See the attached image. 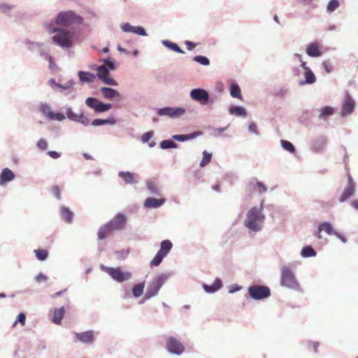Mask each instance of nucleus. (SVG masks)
<instances>
[{
  "instance_id": "35",
  "label": "nucleus",
  "mask_w": 358,
  "mask_h": 358,
  "mask_svg": "<svg viewBox=\"0 0 358 358\" xmlns=\"http://www.w3.org/2000/svg\"><path fill=\"white\" fill-rule=\"evenodd\" d=\"M144 289V283L135 285L132 289L133 294L135 297H139L143 294Z\"/></svg>"
},
{
  "instance_id": "3",
  "label": "nucleus",
  "mask_w": 358,
  "mask_h": 358,
  "mask_svg": "<svg viewBox=\"0 0 358 358\" xmlns=\"http://www.w3.org/2000/svg\"><path fill=\"white\" fill-rule=\"evenodd\" d=\"M264 220V215L262 209L252 208L247 214L245 225L250 230L257 231L262 229V224Z\"/></svg>"
},
{
  "instance_id": "4",
  "label": "nucleus",
  "mask_w": 358,
  "mask_h": 358,
  "mask_svg": "<svg viewBox=\"0 0 358 358\" xmlns=\"http://www.w3.org/2000/svg\"><path fill=\"white\" fill-rule=\"evenodd\" d=\"M167 280L168 275L165 274H159L153 278L147 289L145 298L150 299L151 297L157 295L162 286Z\"/></svg>"
},
{
  "instance_id": "59",
  "label": "nucleus",
  "mask_w": 358,
  "mask_h": 358,
  "mask_svg": "<svg viewBox=\"0 0 358 358\" xmlns=\"http://www.w3.org/2000/svg\"><path fill=\"white\" fill-rule=\"evenodd\" d=\"M47 278H48L45 275H44L42 273H40L36 276V280L37 282H40L42 281H45L47 280Z\"/></svg>"
},
{
  "instance_id": "20",
  "label": "nucleus",
  "mask_w": 358,
  "mask_h": 358,
  "mask_svg": "<svg viewBox=\"0 0 358 358\" xmlns=\"http://www.w3.org/2000/svg\"><path fill=\"white\" fill-rule=\"evenodd\" d=\"M101 92H102L103 97L109 100H112L120 96V94L117 91L110 87H103L101 88Z\"/></svg>"
},
{
  "instance_id": "63",
  "label": "nucleus",
  "mask_w": 358,
  "mask_h": 358,
  "mask_svg": "<svg viewBox=\"0 0 358 358\" xmlns=\"http://www.w3.org/2000/svg\"><path fill=\"white\" fill-rule=\"evenodd\" d=\"M106 63L111 69H115V65H114V63L113 62L106 60Z\"/></svg>"
},
{
  "instance_id": "23",
  "label": "nucleus",
  "mask_w": 358,
  "mask_h": 358,
  "mask_svg": "<svg viewBox=\"0 0 358 358\" xmlns=\"http://www.w3.org/2000/svg\"><path fill=\"white\" fill-rule=\"evenodd\" d=\"M120 177L127 184H135L137 180L135 179V174L129 171H120L118 173Z\"/></svg>"
},
{
  "instance_id": "47",
  "label": "nucleus",
  "mask_w": 358,
  "mask_h": 358,
  "mask_svg": "<svg viewBox=\"0 0 358 358\" xmlns=\"http://www.w3.org/2000/svg\"><path fill=\"white\" fill-rule=\"evenodd\" d=\"M26 320V316L24 313H21L17 315V320L13 324V327L16 325L17 322H20L22 326L24 325Z\"/></svg>"
},
{
  "instance_id": "46",
  "label": "nucleus",
  "mask_w": 358,
  "mask_h": 358,
  "mask_svg": "<svg viewBox=\"0 0 358 358\" xmlns=\"http://www.w3.org/2000/svg\"><path fill=\"white\" fill-rule=\"evenodd\" d=\"M50 120H55L58 121H62L65 119V115L60 113H53L50 116Z\"/></svg>"
},
{
  "instance_id": "45",
  "label": "nucleus",
  "mask_w": 358,
  "mask_h": 358,
  "mask_svg": "<svg viewBox=\"0 0 358 358\" xmlns=\"http://www.w3.org/2000/svg\"><path fill=\"white\" fill-rule=\"evenodd\" d=\"M339 6V2L338 0H331L327 5V10L333 12Z\"/></svg>"
},
{
  "instance_id": "7",
  "label": "nucleus",
  "mask_w": 358,
  "mask_h": 358,
  "mask_svg": "<svg viewBox=\"0 0 358 358\" xmlns=\"http://www.w3.org/2000/svg\"><path fill=\"white\" fill-rule=\"evenodd\" d=\"M102 270L107 273L114 280L122 282L128 280L131 273L129 272H124L122 269L118 268L102 266Z\"/></svg>"
},
{
  "instance_id": "32",
  "label": "nucleus",
  "mask_w": 358,
  "mask_h": 358,
  "mask_svg": "<svg viewBox=\"0 0 358 358\" xmlns=\"http://www.w3.org/2000/svg\"><path fill=\"white\" fill-rule=\"evenodd\" d=\"M62 216L63 219L68 223H71L73 218V213L69 208L64 207L62 209Z\"/></svg>"
},
{
  "instance_id": "58",
  "label": "nucleus",
  "mask_w": 358,
  "mask_h": 358,
  "mask_svg": "<svg viewBox=\"0 0 358 358\" xmlns=\"http://www.w3.org/2000/svg\"><path fill=\"white\" fill-rule=\"evenodd\" d=\"M323 66L327 73H330L332 71L331 65L327 61L323 62Z\"/></svg>"
},
{
  "instance_id": "43",
  "label": "nucleus",
  "mask_w": 358,
  "mask_h": 358,
  "mask_svg": "<svg viewBox=\"0 0 358 358\" xmlns=\"http://www.w3.org/2000/svg\"><path fill=\"white\" fill-rule=\"evenodd\" d=\"M281 145L285 150H286L290 152H294L295 150L294 145L290 142H289L287 141L282 140Z\"/></svg>"
},
{
  "instance_id": "36",
  "label": "nucleus",
  "mask_w": 358,
  "mask_h": 358,
  "mask_svg": "<svg viewBox=\"0 0 358 358\" xmlns=\"http://www.w3.org/2000/svg\"><path fill=\"white\" fill-rule=\"evenodd\" d=\"M212 158V155L208 153L206 150L203 152V159L200 163L201 167L206 166L208 164L210 163Z\"/></svg>"
},
{
  "instance_id": "62",
  "label": "nucleus",
  "mask_w": 358,
  "mask_h": 358,
  "mask_svg": "<svg viewBox=\"0 0 358 358\" xmlns=\"http://www.w3.org/2000/svg\"><path fill=\"white\" fill-rule=\"evenodd\" d=\"M334 234L340 240H341L343 242H346V238L341 234L337 232H334Z\"/></svg>"
},
{
  "instance_id": "9",
  "label": "nucleus",
  "mask_w": 358,
  "mask_h": 358,
  "mask_svg": "<svg viewBox=\"0 0 358 358\" xmlns=\"http://www.w3.org/2000/svg\"><path fill=\"white\" fill-rule=\"evenodd\" d=\"M86 105L94 109L95 113H103L109 110L112 108L110 103H103L93 97H88L85 101Z\"/></svg>"
},
{
  "instance_id": "15",
  "label": "nucleus",
  "mask_w": 358,
  "mask_h": 358,
  "mask_svg": "<svg viewBox=\"0 0 358 358\" xmlns=\"http://www.w3.org/2000/svg\"><path fill=\"white\" fill-rule=\"evenodd\" d=\"M184 113L185 109L182 108H164L159 110L158 115L176 117L182 115Z\"/></svg>"
},
{
  "instance_id": "42",
  "label": "nucleus",
  "mask_w": 358,
  "mask_h": 358,
  "mask_svg": "<svg viewBox=\"0 0 358 358\" xmlns=\"http://www.w3.org/2000/svg\"><path fill=\"white\" fill-rule=\"evenodd\" d=\"M34 252L36 253V256L38 259L39 260H45L48 257V251L45 250H35Z\"/></svg>"
},
{
  "instance_id": "1",
  "label": "nucleus",
  "mask_w": 358,
  "mask_h": 358,
  "mask_svg": "<svg viewBox=\"0 0 358 358\" xmlns=\"http://www.w3.org/2000/svg\"><path fill=\"white\" fill-rule=\"evenodd\" d=\"M44 27L49 34H55L52 38L54 43L63 48L72 47L75 36L73 31L58 28L52 22L44 23Z\"/></svg>"
},
{
  "instance_id": "18",
  "label": "nucleus",
  "mask_w": 358,
  "mask_h": 358,
  "mask_svg": "<svg viewBox=\"0 0 358 358\" xmlns=\"http://www.w3.org/2000/svg\"><path fill=\"white\" fill-rule=\"evenodd\" d=\"M164 203V199L148 197L145 200L144 206L147 208H157L162 206Z\"/></svg>"
},
{
  "instance_id": "17",
  "label": "nucleus",
  "mask_w": 358,
  "mask_h": 358,
  "mask_svg": "<svg viewBox=\"0 0 358 358\" xmlns=\"http://www.w3.org/2000/svg\"><path fill=\"white\" fill-rule=\"evenodd\" d=\"M355 192V183L353 182L351 178L348 179V186L344 189L343 194L339 198V201L343 202L351 196Z\"/></svg>"
},
{
  "instance_id": "12",
  "label": "nucleus",
  "mask_w": 358,
  "mask_h": 358,
  "mask_svg": "<svg viewBox=\"0 0 358 358\" xmlns=\"http://www.w3.org/2000/svg\"><path fill=\"white\" fill-rule=\"evenodd\" d=\"M127 222V217L121 213L116 215L108 224L111 226L114 231L123 229Z\"/></svg>"
},
{
  "instance_id": "57",
  "label": "nucleus",
  "mask_w": 358,
  "mask_h": 358,
  "mask_svg": "<svg viewBox=\"0 0 358 358\" xmlns=\"http://www.w3.org/2000/svg\"><path fill=\"white\" fill-rule=\"evenodd\" d=\"M257 186L259 188V192L261 193L263 192H266L267 190V187H266V185L261 182H257Z\"/></svg>"
},
{
  "instance_id": "37",
  "label": "nucleus",
  "mask_w": 358,
  "mask_h": 358,
  "mask_svg": "<svg viewBox=\"0 0 358 358\" xmlns=\"http://www.w3.org/2000/svg\"><path fill=\"white\" fill-rule=\"evenodd\" d=\"M39 110L48 118H50V116H51V114L52 113V111L51 110L50 107L48 104H45V103L41 104L40 107H39Z\"/></svg>"
},
{
  "instance_id": "44",
  "label": "nucleus",
  "mask_w": 358,
  "mask_h": 358,
  "mask_svg": "<svg viewBox=\"0 0 358 358\" xmlns=\"http://www.w3.org/2000/svg\"><path fill=\"white\" fill-rule=\"evenodd\" d=\"M193 59H194V61L197 62L204 66H207L210 64L209 59L204 56H201V55L196 56L194 57Z\"/></svg>"
},
{
  "instance_id": "30",
  "label": "nucleus",
  "mask_w": 358,
  "mask_h": 358,
  "mask_svg": "<svg viewBox=\"0 0 358 358\" xmlns=\"http://www.w3.org/2000/svg\"><path fill=\"white\" fill-rule=\"evenodd\" d=\"M305 80L300 82V85L313 84L316 80L315 76L310 69H307L305 71Z\"/></svg>"
},
{
  "instance_id": "49",
  "label": "nucleus",
  "mask_w": 358,
  "mask_h": 358,
  "mask_svg": "<svg viewBox=\"0 0 358 358\" xmlns=\"http://www.w3.org/2000/svg\"><path fill=\"white\" fill-rule=\"evenodd\" d=\"M37 146L39 149L45 150L48 148V143L44 138H41L37 143Z\"/></svg>"
},
{
  "instance_id": "41",
  "label": "nucleus",
  "mask_w": 358,
  "mask_h": 358,
  "mask_svg": "<svg viewBox=\"0 0 358 358\" xmlns=\"http://www.w3.org/2000/svg\"><path fill=\"white\" fill-rule=\"evenodd\" d=\"M334 109L331 106H325L321 110L320 117L331 115L334 113Z\"/></svg>"
},
{
  "instance_id": "8",
  "label": "nucleus",
  "mask_w": 358,
  "mask_h": 358,
  "mask_svg": "<svg viewBox=\"0 0 358 358\" xmlns=\"http://www.w3.org/2000/svg\"><path fill=\"white\" fill-rule=\"evenodd\" d=\"M250 296L255 299L259 300L267 298L271 295L270 289L264 285H252L248 288Z\"/></svg>"
},
{
  "instance_id": "38",
  "label": "nucleus",
  "mask_w": 358,
  "mask_h": 358,
  "mask_svg": "<svg viewBox=\"0 0 358 358\" xmlns=\"http://www.w3.org/2000/svg\"><path fill=\"white\" fill-rule=\"evenodd\" d=\"M108 69L103 65L97 68V76L102 80L106 76H108Z\"/></svg>"
},
{
  "instance_id": "5",
  "label": "nucleus",
  "mask_w": 358,
  "mask_h": 358,
  "mask_svg": "<svg viewBox=\"0 0 358 358\" xmlns=\"http://www.w3.org/2000/svg\"><path fill=\"white\" fill-rule=\"evenodd\" d=\"M280 284L282 286L292 289H296L299 287L292 269L287 266H284L281 268Z\"/></svg>"
},
{
  "instance_id": "51",
  "label": "nucleus",
  "mask_w": 358,
  "mask_h": 358,
  "mask_svg": "<svg viewBox=\"0 0 358 358\" xmlns=\"http://www.w3.org/2000/svg\"><path fill=\"white\" fill-rule=\"evenodd\" d=\"M122 29L125 32H133L134 27L131 26L129 23H125L122 25Z\"/></svg>"
},
{
  "instance_id": "64",
  "label": "nucleus",
  "mask_w": 358,
  "mask_h": 358,
  "mask_svg": "<svg viewBox=\"0 0 358 358\" xmlns=\"http://www.w3.org/2000/svg\"><path fill=\"white\" fill-rule=\"evenodd\" d=\"M351 205L353 208L358 209V201L354 200L351 202Z\"/></svg>"
},
{
  "instance_id": "10",
  "label": "nucleus",
  "mask_w": 358,
  "mask_h": 358,
  "mask_svg": "<svg viewBox=\"0 0 358 358\" xmlns=\"http://www.w3.org/2000/svg\"><path fill=\"white\" fill-rule=\"evenodd\" d=\"M190 96L194 100L201 104H206L208 101L209 94L207 91L203 89H194L190 92Z\"/></svg>"
},
{
  "instance_id": "22",
  "label": "nucleus",
  "mask_w": 358,
  "mask_h": 358,
  "mask_svg": "<svg viewBox=\"0 0 358 358\" xmlns=\"http://www.w3.org/2000/svg\"><path fill=\"white\" fill-rule=\"evenodd\" d=\"M76 336L80 341L85 343H90L94 341V333L92 331H87L81 334L76 333Z\"/></svg>"
},
{
  "instance_id": "50",
  "label": "nucleus",
  "mask_w": 358,
  "mask_h": 358,
  "mask_svg": "<svg viewBox=\"0 0 358 358\" xmlns=\"http://www.w3.org/2000/svg\"><path fill=\"white\" fill-rule=\"evenodd\" d=\"M133 33L136 34L140 36H145L146 35L145 30L142 27H134Z\"/></svg>"
},
{
  "instance_id": "53",
  "label": "nucleus",
  "mask_w": 358,
  "mask_h": 358,
  "mask_svg": "<svg viewBox=\"0 0 358 358\" xmlns=\"http://www.w3.org/2000/svg\"><path fill=\"white\" fill-rule=\"evenodd\" d=\"M103 82L109 85H116L117 83L114 79L109 78L108 76L102 79Z\"/></svg>"
},
{
  "instance_id": "29",
  "label": "nucleus",
  "mask_w": 358,
  "mask_h": 358,
  "mask_svg": "<svg viewBox=\"0 0 358 358\" xmlns=\"http://www.w3.org/2000/svg\"><path fill=\"white\" fill-rule=\"evenodd\" d=\"M115 123H116L115 119L113 117H109L106 120L95 119L92 122L91 124L94 127H97V126H100L102 124H106L114 125Z\"/></svg>"
},
{
  "instance_id": "27",
  "label": "nucleus",
  "mask_w": 358,
  "mask_h": 358,
  "mask_svg": "<svg viewBox=\"0 0 358 358\" xmlns=\"http://www.w3.org/2000/svg\"><path fill=\"white\" fill-rule=\"evenodd\" d=\"M322 231H324L329 235H332L335 232L333 229L331 224L328 222H324L318 227V238H322L320 235V232Z\"/></svg>"
},
{
  "instance_id": "28",
  "label": "nucleus",
  "mask_w": 358,
  "mask_h": 358,
  "mask_svg": "<svg viewBox=\"0 0 358 358\" xmlns=\"http://www.w3.org/2000/svg\"><path fill=\"white\" fill-rule=\"evenodd\" d=\"M78 77L82 82L86 83H92L96 78L94 74L86 71H80L78 73Z\"/></svg>"
},
{
  "instance_id": "34",
  "label": "nucleus",
  "mask_w": 358,
  "mask_h": 358,
  "mask_svg": "<svg viewBox=\"0 0 358 358\" xmlns=\"http://www.w3.org/2000/svg\"><path fill=\"white\" fill-rule=\"evenodd\" d=\"M301 255L303 257H315L316 255V252L311 246H306L302 249Z\"/></svg>"
},
{
  "instance_id": "25",
  "label": "nucleus",
  "mask_w": 358,
  "mask_h": 358,
  "mask_svg": "<svg viewBox=\"0 0 358 358\" xmlns=\"http://www.w3.org/2000/svg\"><path fill=\"white\" fill-rule=\"evenodd\" d=\"M222 283L220 279L216 278L212 285H203V289L206 292L213 293L222 287Z\"/></svg>"
},
{
  "instance_id": "2",
  "label": "nucleus",
  "mask_w": 358,
  "mask_h": 358,
  "mask_svg": "<svg viewBox=\"0 0 358 358\" xmlns=\"http://www.w3.org/2000/svg\"><path fill=\"white\" fill-rule=\"evenodd\" d=\"M55 23L60 27H68L83 23V18L73 10L61 11L55 19Z\"/></svg>"
},
{
  "instance_id": "6",
  "label": "nucleus",
  "mask_w": 358,
  "mask_h": 358,
  "mask_svg": "<svg viewBox=\"0 0 358 358\" xmlns=\"http://www.w3.org/2000/svg\"><path fill=\"white\" fill-rule=\"evenodd\" d=\"M173 247L172 243L169 240L162 241L160 249L157 255L150 262L151 266H157L162 262L163 259L168 255Z\"/></svg>"
},
{
  "instance_id": "60",
  "label": "nucleus",
  "mask_w": 358,
  "mask_h": 358,
  "mask_svg": "<svg viewBox=\"0 0 358 358\" xmlns=\"http://www.w3.org/2000/svg\"><path fill=\"white\" fill-rule=\"evenodd\" d=\"M185 45L189 50H191L196 47V45L194 43L188 41L185 42Z\"/></svg>"
},
{
  "instance_id": "26",
  "label": "nucleus",
  "mask_w": 358,
  "mask_h": 358,
  "mask_svg": "<svg viewBox=\"0 0 358 358\" xmlns=\"http://www.w3.org/2000/svg\"><path fill=\"white\" fill-rule=\"evenodd\" d=\"M64 308L63 307L59 308H55L53 312V316L52 318V322L57 324H59L61 323L62 320L64 315Z\"/></svg>"
},
{
  "instance_id": "24",
  "label": "nucleus",
  "mask_w": 358,
  "mask_h": 358,
  "mask_svg": "<svg viewBox=\"0 0 358 358\" xmlns=\"http://www.w3.org/2000/svg\"><path fill=\"white\" fill-rule=\"evenodd\" d=\"M201 131H195L189 134H177L173 136V138L178 141H185L187 140H192L201 135Z\"/></svg>"
},
{
  "instance_id": "55",
  "label": "nucleus",
  "mask_w": 358,
  "mask_h": 358,
  "mask_svg": "<svg viewBox=\"0 0 358 358\" xmlns=\"http://www.w3.org/2000/svg\"><path fill=\"white\" fill-rule=\"evenodd\" d=\"M249 130L252 133L257 134V127L255 122H251L250 124Z\"/></svg>"
},
{
  "instance_id": "56",
  "label": "nucleus",
  "mask_w": 358,
  "mask_h": 358,
  "mask_svg": "<svg viewBox=\"0 0 358 358\" xmlns=\"http://www.w3.org/2000/svg\"><path fill=\"white\" fill-rule=\"evenodd\" d=\"M48 155L53 159H57L61 156L60 153L56 151H49L48 152Z\"/></svg>"
},
{
  "instance_id": "39",
  "label": "nucleus",
  "mask_w": 358,
  "mask_h": 358,
  "mask_svg": "<svg viewBox=\"0 0 358 358\" xmlns=\"http://www.w3.org/2000/svg\"><path fill=\"white\" fill-rule=\"evenodd\" d=\"M160 147L162 149L176 148L177 144L171 140H164L161 142Z\"/></svg>"
},
{
  "instance_id": "19",
  "label": "nucleus",
  "mask_w": 358,
  "mask_h": 358,
  "mask_svg": "<svg viewBox=\"0 0 358 358\" xmlns=\"http://www.w3.org/2000/svg\"><path fill=\"white\" fill-rule=\"evenodd\" d=\"M115 231L111 226L108 223L101 226L98 231V238L100 240L104 239L113 234Z\"/></svg>"
},
{
  "instance_id": "52",
  "label": "nucleus",
  "mask_w": 358,
  "mask_h": 358,
  "mask_svg": "<svg viewBox=\"0 0 358 358\" xmlns=\"http://www.w3.org/2000/svg\"><path fill=\"white\" fill-rule=\"evenodd\" d=\"M153 134L152 132H146L143 134L141 140L143 143H147L149 141V140L152 137Z\"/></svg>"
},
{
  "instance_id": "54",
  "label": "nucleus",
  "mask_w": 358,
  "mask_h": 358,
  "mask_svg": "<svg viewBox=\"0 0 358 358\" xmlns=\"http://www.w3.org/2000/svg\"><path fill=\"white\" fill-rule=\"evenodd\" d=\"M52 192L57 199H59L61 198V189L58 185L53 187Z\"/></svg>"
},
{
  "instance_id": "40",
  "label": "nucleus",
  "mask_w": 358,
  "mask_h": 358,
  "mask_svg": "<svg viewBox=\"0 0 358 358\" xmlns=\"http://www.w3.org/2000/svg\"><path fill=\"white\" fill-rule=\"evenodd\" d=\"M164 44L176 52L184 53V51L175 43L165 41Z\"/></svg>"
},
{
  "instance_id": "21",
  "label": "nucleus",
  "mask_w": 358,
  "mask_h": 358,
  "mask_svg": "<svg viewBox=\"0 0 358 358\" xmlns=\"http://www.w3.org/2000/svg\"><path fill=\"white\" fill-rule=\"evenodd\" d=\"M15 178L13 172L8 168L4 169L0 175V185L11 181Z\"/></svg>"
},
{
  "instance_id": "31",
  "label": "nucleus",
  "mask_w": 358,
  "mask_h": 358,
  "mask_svg": "<svg viewBox=\"0 0 358 358\" xmlns=\"http://www.w3.org/2000/svg\"><path fill=\"white\" fill-rule=\"evenodd\" d=\"M229 113L237 116L246 117L247 115L245 109L241 106H231L229 108Z\"/></svg>"
},
{
  "instance_id": "16",
  "label": "nucleus",
  "mask_w": 358,
  "mask_h": 358,
  "mask_svg": "<svg viewBox=\"0 0 358 358\" xmlns=\"http://www.w3.org/2000/svg\"><path fill=\"white\" fill-rule=\"evenodd\" d=\"M322 45L318 42L310 43L306 48V53L312 57H318L322 55L321 51Z\"/></svg>"
},
{
  "instance_id": "33",
  "label": "nucleus",
  "mask_w": 358,
  "mask_h": 358,
  "mask_svg": "<svg viewBox=\"0 0 358 358\" xmlns=\"http://www.w3.org/2000/svg\"><path fill=\"white\" fill-rule=\"evenodd\" d=\"M230 94L231 96L234 98H237L239 99H242V96L241 93V89L237 84H232L230 86Z\"/></svg>"
},
{
  "instance_id": "14",
  "label": "nucleus",
  "mask_w": 358,
  "mask_h": 358,
  "mask_svg": "<svg viewBox=\"0 0 358 358\" xmlns=\"http://www.w3.org/2000/svg\"><path fill=\"white\" fill-rule=\"evenodd\" d=\"M355 103L352 98L348 94L344 98V101L342 106L341 115L345 116L351 114L355 108Z\"/></svg>"
},
{
  "instance_id": "13",
  "label": "nucleus",
  "mask_w": 358,
  "mask_h": 358,
  "mask_svg": "<svg viewBox=\"0 0 358 358\" xmlns=\"http://www.w3.org/2000/svg\"><path fill=\"white\" fill-rule=\"evenodd\" d=\"M66 116L67 117L73 121L78 122L87 126L89 124L90 120L88 117H87L83 113H76L71 108H68L66 110Z\"/></svg>"
},
{
  "instance_id": "11",
  "label": "nucleus",
  "mask_w": 358,
  "mask_h": 358,
  "mask_svg": "<svg viewBox=\"0 0 358 358\" xmlns=\"http://www.w3.org/2000/svg\"><path fill=\"white\" fill-rule=\"evenodd\" d=\"M166 348L170 352L176 355L182 354L185 350L182 343L173 337H170L167 340Z\"/></svg>"
},
{
  "instance_id": "61",
  "label": "nucleus",
  "mask_w": 358,
  "mask_h": 358,
  "mask_svg": "<svg viewBox=\"0 0 358 358\" xmlns=\"http://www.w3.org/2000/svg\"><path fill=\"white\" fill-rule=\"evenodd\" d=\"M319 345V343L317 342H312L309 344V348L313 349L314 352H317V348Z\"/></svg>"
},
{
  "instance_id": "48",
  "label": "nucleus",
  "mask_w": 358,
  "mask_h": 358,
  "mask_svg": "<svg viewBox=\"0 0 358 358\" xmlns=\"http://www.w3.org/2000/svg\"><path fill=\"white\" fill-rule=\"evenodd\" d=\"M147 187L151 193H157L158 192L157 186L152 182H148Z\"/></svg>"
}]
</instances>
